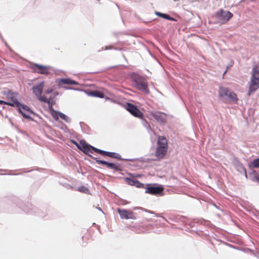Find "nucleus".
<instances>
[{"label":"nucleus","mask_w":259,"mask_h":259,"mask_svg":"<svg viewBox=\"0 0 259 259\" xmlns=\"http://www.w3.org/2000/svg\"><path fill=\"white\" fill-rule=\"evenodd\" d=\"M117 211L118 212L121 219H122L136 220L137 219L135 213L132 210L118 208L117 209Z\"/></svg>","instance_id":"6e6552de"},{"label":"nucleus","mask_w":259,"mask_h":259,"mask_svg":"<svg viewBox=\"0 0 259 259\" xmlns=\"http://www.w3.org/2000/svg\"><path fill=\"white\" fill-rule=\"evenodd\" d=\"M59 83L60 85L62 84H71V85H78L77 82L71 80L69 78H62L59 80Z\"/></svg>","instance_id":"2eb2a0df"},{"label":"nucleus","mask_w":259,"mask_h":259,"mask_svg":"<svg viewBox=\"0 0 259 259\" xmlns=\"http://www.w3.org/2000/svg\"><path fill=\"white\" fill-rule=\"evenodd\" d=\"M228 89L225 87H221L219 89V96L221 97H227L229 93Z\"/></svg>","instance_id":"dca6fc26"},{"label":"nucleus","mask_w":259,"mask_h":259,"mask_svg":"<svg viewBox=\"0 0 259 259\" xmlns=\"http://www.w3.org/2000/svg\"><path fill=\"white\" fill-rule=\"evenodd\" d=\"M17 96V94L11 92H9L7 95V99L11 100V102H9L10 103L13 105V106H11L12 107H17L20 105V103L18 101Z\"/></svg>","instance_id":"ddd939ff"},{"label":"nucleus","mask_w":259,"mask_h":259,"mask_svg":"<svg viewBox=\"0 0 259 259\" xmlns=\"http://www.w3.org/2000/svg\"><path fill=\"white\" fill-rule=\"evenodd\" d=\"M44 87V82L41 81L33 86L32 90L33 93L36 96L37 98L39 101L46 103L48 105L52 107L54 104L55 102L51 98H47L45 96H41L42 90Z\"/></svg>","instance_id":"20e7f679"},{"label":"nucleus","mask_w":259,"mask_h":259,"mask_svg":"<svg viewBox=\"0 0 259 259\" xmlns=\"http://www.w3.org/2000/svg\"><path fill=\"white\" fill-rule=\"evenodd\" d=\"M228 99H229L230 100L234 102H237L238 101V98L237 97L236 94L232 92H229V94L228 95Z\"/></svg>","instance_id":"aec40b11"},{"label":"nucleus","mask_w":259,"mask_h":259,"mask_svg":"<svg viewBox=\"0 0 259 259\" xmlns=\"http://www.w3.org/2000/svg\"><path fill=\"white\" fill-rule=\"evenodd\" d=\"M127 182L129 184L131 185H135L137 187L140 188L143 187V184L140 183L139 181L132 179H127Z\"/></svg>","instance_id":"a211bd4d"},{"label":"nucleus","mask_w":259,"mask_h":259,"mask_svg":"<svg viewBox=\"0 0 259 259\" xmlns=\"http://www.w3.org/2000/svg\"><path fill=\"white\" fill-rule=\"evenodd\" d=\"M161 17L169 20H174V19L173 18L170 17L169 15L165 14H163Z\"/></svg>","instance_id":"b1692460"},{"label":"nucleus","mask_w":259,"mask_h":259,"mask_svg":"<svg viewBox=\"0 0 259 259\" xmlns=\"http://www.w3.org/2000/svg\"><path fill=\"white\" fill-rule=\"evenodd\" d=\"M167 150L168 144L166 138L163 136H159L155 152L156 160H159L164 158L167 154Z\"/></svg>","instance_id":"f03ea898"},{"label":"nucleus","mask_w":259,"mask_h":259,"mask_svg":"<svg viewBox=\"0 0 259 259\" xmlns=\"http://www.w3.org/2000/svg\"><path fill=\"white\" fill-rule=\"evenodd\" d=\"M30 68L34 73L44 75H48L50 74V67L49 66L32 63L30 64Z\"/></svg>","instance_id":"423d86ee"},{"label":"nucleus","mask_w":259,"mask_h":259,"mask_svg":"<svg viewBox=\"0 0 259 259\" xmlns=\"http://www.w3.org/2000/svg\"><path fill=\"white\" fill-rule=\"evenodd\" d=\"M88 95L91 96L98 97L100 98H104V94L99 91H94L88 93Z\"/></svg>","instance_id":"f3484780"},{"label":"nucleus","mask_w":259,"mask_h":259,"mask_svg":"<svg viewBox=\"0 0 259 259\" xmlns=\"http://www.w3.org/2000/svg\"><path fill=\"white\" fill-rule=\"evenodd\" d=\"M251 165L254 168L259 167V158L253 160L251 162Z\"/></svg>","instance_id":"412c9836"},{"label":"nucleus","mask_w":259,"mask_h":259,"mask_svg":"<svg viewBox=\"0 0 259 259\" xmlns=\"http://www.w3.org/2000/svg\"><path fill=\"white\" fill-rule=\"evenodd\" d=\"M0 104H5L9 106H13V105L12 104L10 103L9 102L7 101H4L3 100H0Z\"/></svg>","instance_id":"393cba45"},{"label":"nucleus","mask_w":259,"mask_h":259,"mask_svg":"<svg viewBox=\"0 0 259 259\" xmlns=\"http://www.w3.org/2000/svg\"><path fill=\"white\" fill-rule=\"evenodd\" d=\"M233 17V14L229 11L220 10L216 14V18L222 23H225Z\"/></svg>","instance_id":"0eeeda50"},{"label":"nucleus","mask_w":259,"mask_h":259,"mask_svg":"<svg viewBox=\"0 0 259 259\" xmlns=\"http://www.w3.org/2000/svg\"><path fill=\"white\" fill-rule=\"evenodd\" d=\"M241 167H242V168L243 169V170H244L245 172H246V169H245V168H244V167L242 165H241ZM245 175H246V176H247L246 172H245Z\"/></svg>","instance_id":"c85d7f7f"},{"label":"nucleus","mask_w":259,"mask_h":259,"mask_svg":"<svg viewBox=\"0 0 259 259\" xmlns=\"http://www.w3.org/2000/svg\"><path fill=\"white\" fill-rule=\"evenodd\" d=\"M74 144L76 145L77 147L82 151L84 153L89 156L90 153H92L93 151L96 152L102 155L107 156L112 158H118V154L114 152H110L107 151H105L99 149H97L89 144L87 143L85 141L83 140H81L79 142V144H77L76 142H74Z\"/></svg>","instance_id":"f257e3e1"},{"label":"nucleus","mask_w":259,"mask_h":259,"mask_svg":"<svg viewBox=\"0 0 259 259\" xmlns=\"http://www.w3.org/2000/svg\"><path fill=\"white\" fill-rule=\"evenodd\" d=\"M254 181L259 183V176L257 175V176H255V177L254 178Z\"/></svg>","instance_id":"bb28decb"},{"label":"nucleus","mask_w":259,"mask_h":259,"mask_svg":"<svg viewBox=\"0 0 259 259\" xmlns=\"http://www.w3.org/2000/svg\"><path fill=\"white\" fill-rule=\"evenodd\" d=\"M59 115H60L59 117H60L61 119L64 120L66 122H68L69 121V118L66 115H65L64 114H63V113H62L60 112H59Z\"/></svg>","instance_id":"4be33fe9"},{"label":"nucleus","mask_w":259,"mask_h":259,"mask_svg":"<svg viewBox=\"0 0 259 259\" xmlns=\"http://www.w3.org/2000/svg\"><path fill=\"white\" fill-rule=\"evenodd\" d=\"M77 190L80 192L88 193L89 191V189L84 186H81L77 188Z\"/></svg>","instance_id":"5701e85b"},{"label":"nucleus","mask_w":259,"mask_h":259,"mask_svg":"<svg viewBox=\"0 0 259 259\" xmlns=\"http://www.w3.org/2000/svg\"><path fill=\"white\" fill-rule=\"evenodd\" d=\"M17 107L19 109V112L24 118L32 119V118L29 115L33 114V112L28 106L20 103V106H17Z\"/></svg>","instance_id":"1a4fd4ad"},{"label":"nucleus","mask_w":259,"mask_h":259,"mask_svg":"<svg viewBox=\"0 0 259 259\" xmlns=\"http://www.w3.org/2000/svg\"><path fill=\"white\" fill-rule=\"evenodd\" d=\"M96 160L97 163L99 164H104L109 169H113L114 171H119L121 170L120 166L112 163H109L104 160H99L96 158H94Z\"/></svg>","instance_id":"f8f14e48"},{"label":"nucleus","mask_w":259,"mask_h":259,"mask_svg":"<svg viewBox=\"0 0 259 259\" xmlns=\"http://www.w3.org/2000/svg\"><path fill=\"white\" fill-rule=\"evenodd\" d=\"M163 190L164 188L162 186H159L157 187L149 186L146 188L145 192L146 193H149L151 195H162L163 194Z\"/></svg>","instance_id":"9b49d317"},{"label":"nucleus","mask_w":259,"mask_h":259,"mask_svg":"<svg viewBox=\"0 0 259 259\" xmlns=\"http://www.w3.org/2000/svg\"><path fill=\"white\" fill-rule=\"evenodd\" d=\"M150 115L154 118L157 121L164 122L165 120V114L162 112L156 111L150 113Z\"/></svg>","instance_id":"4468645a"},{"label":"nucleus","mask_w":259,"mask_h":259,"mask_svg":"<svg viewBox=\"0 0 259 259\" xmlns=\"http://www.w3.org/2000/svg\"><path fill=\"white\" fill-rule=\"evenodd\" d=\"M134 80L137 89L147 94L149 93L146 79L145 78L136 76L134 77Z\"/></svg>","instance_id":"39448f33"},{"label":"nucleus","mask_w":259,"mask_h":259,"mask_svg":"<svg viewBox=\"0 0 259 259\" xmlns=\"http://www.w3.org/2000/svg\"><path fill=\"white\" fill-rule=\"evenodd\" d=\"M156 15L159 16V17H162V15H163V13H160V12H156L155 13Z\"/></svg>","instance_id":"cd10ccee"},{"label":"nucleus","mask_w":259,"mask_h":259,"mask_svg":"<svg viewBox=\"0 0 259 259\" xmlns=\"http://www.w3.org/2000/svg\"><path fill=\"white\" fill-rule=\"evenodd\" d=\"M126 109L133 116L139 118H142L143 117V114L142 112L140 111L136 106L132 104L128 103H127Z\"/></svg>","instance_id":"9d476101"},{"label":"nucleus","mask_w":259,"mask_h":259,"mask_svg":"<svg viewBox=\"0 0 259 259\" xmlns=\"http://www.w3.org/2000/svg\"><path fill=\"white\" fill-rule=\"evenodd\" d=\"M49 109L51 111V115L53 116V117L54 118L55 120H58L59 118V111H56L54 109L52 108V106L51 107V106H49Z\"/></svg>","instance_id":"6ab92c4d"},{"label":"nucleus","mask_w":259,"mask_h":259,"mask_svg":"<svg viewBox=\"0 0 259 259\" xmlns=\"http://www.w3.org/2000/svg\"><path fill=\"white\" fill-rule=\"evenodd\" d=\"M259 88V70L257 65L253 67L251 75L249 84L248 95L250 96L252 93Z\"/></svg>","instance_id":"7ed1b4c3"},{"label":"nucleus","mask_w":259,"mask_h":259,"mask_svg":"<svg viewBox=\"0 0 259 259\" xmlns=\"http://www.w3.org/2000/svg\"><path fill=\"white\" fill-rule=\"evenodd\" d=\"M53 92V90L52 89H49L45 91V93L47 94H49Z\"/></svg>","instance_id":"a878e982"}]
</instances>
